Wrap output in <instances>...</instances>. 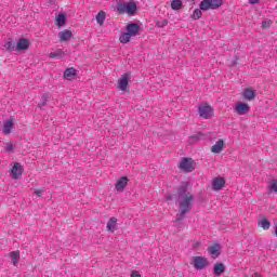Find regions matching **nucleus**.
Segmentation results:
<instances>
[{
  "label": "nucleus",
  "mask_w": 277,
  "mask_h": 277,
  "mask_svg": "<svg viewBox=\"0 0 277 277\" xmlns=\"http://www.w3.org/2000/svg\"><path fill=\"white\" fill-rule=\"evenodd\" d=\"M127 185H129V177L122 176V177H120V179L117 181V183H116V185H115V189H116L117 192H124V188L127 187Z\"/></svg>",
  "instance_id": "10"
},
{
  "label": "nucleus",
  "mask_w": 277,
  "mask_h": 277,
  "mask_svg": "<svg viewBox=\"0 0 277 277\" xmlns=\"http://www.w3.org/2000/svg\"><path fill=\"white\" fill-rule=\"evenodd\" d=\"M167 200H172V196H167Z\"/></svg>",
  "instance_id": "40"
},
{
  "label": "nucleus",
  "mask_w": 277,
  "mask_h": 277,
  "mask_svg": "<svg viewBox=\"0 0 277 277\" xmlns=\"http://www.w3.org/2000/svg\"><path fill=\"white\" fill-rule=\"evenodd\" d=\"M10 258L12 260L14 267H16V265H18V261H21V251L11 252Z\"/></svg>",
  "instance_id": "22"
},
{
  "label": "nucleus",
  "mask_w": 277,
  "mask_h": 277,
  "mask_svg": "<svg viewBox=\"0 0 277 277\" xmlns=\"http://www.w3.org/2000/svg\"><path fill=\"white\" fill-rule=\"evenodd\" d=\"M29 49V40L22 38L17 41V51H27Z\"/></svg>",
  "instance_id": "16"
},
{
  "label": "nucleus",
  "mask_w": 277,
  "mask_h": 277,
  "mask_svg": "<svg viewBox=\"0 0 277 277\" xmlns=\"http://www.w3.org/2000/svg\"><path fill=\"white\" fill-rule=\"evenodd\" d=\"M251 277H261V275H259V273H254Z\"/></svg>",
  "instance_id": "39"
},
{
  "label": "nucleus",
  "mask_w": 277,
  "mask_h": 277,
  "mask_svg": "<svg viewBox=\"0 0 277 277\" xmlns=\"http://www.w3.org/2000/svg\"><path fill=\"white\" fill-rule=\"evenodd\" d=\"M258 226H259V228H263V230H269V228L272 226V222H269V220H267V217H263L262 220H260L258 222Z\"/></svg>",
  "instance_id": "17"
},
{
  "label": "nucleus",
  "mask_w": 277,
  "mask_h": 277,
  "mask_svg": "<svg viewBox=\"0 0 277 277\" xmlns=\"http://www.w3.org/2000/svg\"><path fill=\"white\" fill-rule=\"evenodd\" d=\"M116 224H118V219L116 217H110L108 223H107V226H106V229L109 232V233H114L116 230Z\"/></svg>",
  "instance_id": "19"
},
{
  "label": "nucleus",
  "mask_w": 277,
  "mask_h": 277,
  "mask_svg": "<svg viewBox=\"0 0 277 277\" xmlns=\"http://www.w3.org/2000/svg\"><path fill=\"white\" fill-rule=\"evenodd\" d=\"M202 16V9H196L193 14H192V18L194 21H198V18H201Z\"/></svg>",
  "instance_id": "30"
},
{
  "label": "nucleus",
  "mask_w": 277,
  "mask_h": 277,
  "mask_svg": "<svg viewBox=\"0 0 277 277\" xmlns=\"http://www.w3.org/2000/svg\"><path fill=\"white\" fill-rule=\"evenodd\" d=\"M179 169L183 172H194L196 170V162L192 158H182Z\"/></svg>",
  "instance_id": "4"
},
{
  "label": "nucleus",
  "mask_w": 277,
  "mask_h": 277,
  "mask_svg": "<svg viewBox=\"0 0 277 277\" xmlns=\"http://www.w3.org/2000/svg\"><path fill=\"white\" fill-rule=\"evenodd\" d=\"M58 38L61 42H68L72 38V31L70 29H64L58 32Z\"/></svg>",
  "instance_id": "12"
},
{
  "label": "nucleus",
  "mask_w": 277,
  "mask_h": 277,
  "mask_svg": "<svg viewBox=\"0 0 277 277\" xmlns=\"http://www.w3.org/2000/svg\"><path fill=\"white\" fill-rule=\"evenodd\" d=\"M23 166L18 162H15L11 169L12 179H14L15 181L21 179V176H23Z\"/></svg>",
  "instance_id": "7"
},
{
  "label": "nucleus",
  "mask_w": 277,
  "mask_h": 277,
  "mask_svg": "<svg viewBox=\"0 0 277 277\" xmlns=\"http://www.w3.org/2000/svg\"><path fill=\"white\" fill-rule=\"evenodd\" d=\"M268 27H272V19H265L262 22V29H268Z\"/></svg>",
  "instance_id": "33"
},
{
  "label": "nucleus",
  "mask_w": 277,
  "mask_h": 277,
  "mask_svg": "<svg viewBox=\"0 0 277 277\" xmlns=\"http://www.w3.org/2000/svg\"><path fill=\"white\" fill-rule=\"evenodd\" d=\"M131 79V74H123L118 79L117 88L121 92H127L129 90V80Z\"/></svg>",
  "instance_id": "5"
},
{
  "label": "nucleus",
  "mask_w": 277,
  "mask_h": 277,
  "mask_svg": "<svg viewBox=\"0 0 277 277\" xmlns=\"http://www.w3.org/2000/svg\"><path fill=\"white\" fill-rule=\"evenodd\" d=\"M62 56H64V50H62V49H58L56 52H51L50 53L51 60H57Z\"/></svg>",
  "instance_id": "27"
},
{
  "label": "nucleus",
  "mask_w": 277,
  "mask_h": 277,
  "mask_svg": "<svg viewBox=\"0 0 277 277\" xmlns=\"http://www.w3.org/2000/svg\"><path fill=\"white\" fill-rule=\"evenodd\" d=\"M220 250H221V247L219 243H214L209 247V252L213 256V259H216V256H220Z\"/></svg>",
  "instance_id": "18"
},
{
  "label": "nucleus",
  "mask_w": 277,
  "mask_h": 277,
  "mask_svg": "<svg viewBox=\"0 0 277 277\" xmlns=\"http://www.w3.org/2000/svg\"><path fill=\"white\" fill-rule=\"evenodd\" d=\"M131 38H133L129 32H123L120 37L119 40L122 44H127V42H131Z\"/></svg>",
  "instance_id": "25"
},
{
  "label": "nucleus",
  "mask_w": 277,
  "mask_h": 277,
  "mask_svg": "<svg viewBox=\"0 0 277 277\" xmlns=\"http://www.w3.org/2000/svg\"><path fill=\"white\" fill-rule=\"evenodd\" d=\"M15 47H16V43H15V42H12V41H6V42L4 43V49H5L6 51H13V49H15Z\"/></svg>",
  "instance_id": "31"
},
{
  "label": "nucleus",
  "mask_w": 277,
  "mask_h": 277,
  "mask_svg": "<svg viewBox=\"0 0 277 277\" xmlns=\"http://www.w3.org/2000/svg\"><path fill=\"white\" fill-rule=\"evenodd\" d=\"M131 277H142V275L140 274V272L133 271V272L131 273Z\"/></svg>",
  "instance_id": "37"
},
{
  "label": "nucleus",
  "mask_w": 277,
  "mask_h": 277,
  "mask_svg": "<svg viewBox=\"0 0 277 277\" xmlns=\"http://www.w3.org/2000/svg\"><path fill=\"white\" fill-rule=\"evenodd\" d=\"M42 194H44V190H42L41 188L35 189V195L37 198H40V196H42Z\"/></svg>",
  "instance_id": "34"
},
{
  "label": "nucleus",
  "mask_w": 277,
  "mask_h": 277,
  "mask_svg": "<svg viewBox=\"0 0 277 277\" xmlns=\"http://www.w3.org/2000/svg\"><path fill=\"white\" fill-rule=\"evenodd\" d=\"M47 101H49V94H43L41 98V105H47Z\"/></svg>",
  "instance_id": "35"
},
{
  "label": "nucleus",
  "mask_w": 277,
  "mask_h": 277,
  "mask_svg": "<svg viewBox=\"0 0 277 277\" xmlns=\"http://www.w3.org/2000/svg\"><path fill=\"white\" fill-rule=\"evenodd\" d=\"M268 189H269L271 193L277 194V179L276 180H272L269 182Z\"/></svg>",
  "instance_id": "29"
},
{
  "label": "nucleus",
  "mask_w": 277,
  "mask_h": 277,
  "mask_svg": "<svg viewBox=\"0 0 277 277\" xmlns=\"http://www.w3.org/2000/svg\"><path fill=\"white\" fill-rule=\"evenodd\" d=\"M14 150V145L12 143L6 144V153H12Z\"/></svg>",
  "instance_id": "36"
},
{
  "label": "nucleus",
  "mask_w": 277,
  "mask_h": 277,
  "mask_svg": "<svg viewBox=\"0 0 277 277\" xmlns=\"http://www.w3.org/2000/svg\"><path fill=\"white\" fill-rule=\"evenodd\" d=\"M126 31L130 36L135 37L140 32V25L136 23L128 24Z\"/></svg>",
  "instance_id": "13"
},
{
  "label": "nucleus",
  "mask_w": 277,
  "mask_h": 277,
  "mask_svg": "<svg viewBox=\"0 0 277 277\" xmlns=\"http://www.w3.org/2000/svg\"><path fill=\"white\" fill-rule=\"evenodd\" d=\"M55 25L58 27H64L66 25V15L64 13H60L56 17Z\"/></svg>",
  "instance_id": "23"
},
{
  "label": "nucleus",
  "mask_w": 277,
  "mask_h": 277,
  "mask_svg": "<svg viewBox=\"0 0 277 277\" xmlns=\"http://www.w3.org/2000/svg\"><path fill=\"white\" fill-rule=\"evenodd\" d=\"M171 8L173 10H181V8H183V1H181V0H173L171 2Z\"/></svg>",
  "instance_id": "28"
},
{
  "label": "nucleus",
  "mask_w": 277,
  "mask_h": 277,
  "mask_svg": "<svg viewBox=\"0 0 277 277\" xmlns=\"http://www.w3.org/2000/svg\"><path fill=\"white\" fill-rule=\"evenodd\" d=\"M194 203V195L192 193H187V188L185 186L180 187L179 189V207L180 213L177 217V222L184 220L185 215L192 211V205Z\"/></svg>",
  "instance_id": "1"
},
{
  "label": "nucleus",
  "mask_w": 277,
  "mask_h": 277,
  "mask_svg": "<svg viewBox=\"0 0 277 277\" xmlns=\"http://www.w3.org/2000/svg\"><path fill=\"white\" fill-rule=\"evenodd\" d=\"M224 0H202L200 2V10L207 12L208 10H217V8L222 6Z\"/></svg>",
  "instance_id": "3"
},
{
  "label": "nucleus",
  "mask_w": 277,
  "mask_h": 277,
  "mask_svg": "<svg viewBox=\"0 0 277 277\" xmlns=\"http://www.w3.org/2000/svg\"><path fill=\"white\" fill-rule=\"evenodd\" d=\"M224 148V140L220 138L215 142V144L211 147V153H214V155H217L219 153H222V149Z\"/></svg>",
  "instance_id": "15"
},
{
  "label": "nucleus",
  "mask_w": 277,
  "mask_h": 277,
  "mask_svg": "<svg viewBox=\"0 0 277 277\" xmlns=\"http://www.w3.org/2000/svg\"><path fill=\"white\" fill-rule=\"evenodd\" d=\"M224 185H226V181L224 180V177H215L212 181V189L214 192H220V189H222V187H224Z\"/></svg>",
  "instance_id": "11"
},
{
  "label": "nucleus",
  "mask_w": 277,
  "mask_h": 277,
  "mask_svg": "<svg viewBox=\"0 0 277 277\" xmlns=\"http://www.w3.org/2000/svg\"><path fill=\"white\" fill-rule=\"evenodd\" d=\"M117 11L119 14H127L128 16H133L137 12V4L135 2H124L117 5Z\"/></svg>",
  "instance_id": "2"
},
{
  "label": "nucleus",
  "mask_w": 277,
  "mask_h": 277,
  "mask_svg": "<svg viewBox=\"0 0 277 277\" xmlns=\"http://www.w3.org/2000/svg\"><path fill=\"white\" fill-rule=\"evenodd\" d=\"M105 18H106L105 11H100L96 15V21H97L98 25H103L105 23Z\"/></svg>",
  "instance_id": "26"
},
{
  "label": "nucleus",
  "mask_w": 277,
  "mask_h": 277,
  "mask_svg": "<svg viewBox=\"0 0 277 277\" xmlns=\"http://www.w3.org/2000/svg\"><path fill=\"white\" fill-rule=\"evenodd\" d=\"M249 3H251V5H254V3H259V0H249Z\"/></svg>",
  "instance_id": "38"
},
{
  "label": "nucleus",
  "mask_w": 277,
  "mask_h": 277,
  "mask_svg": "<svg viewBox=\"0 0 277 277\" xmlns=\"http://www.w3.org/2000/svg\"><path fill=\"white\" fill-rule=\"evenodd\" d=\"M193 265L195 269H202L208 265L207 259L202 256L193 258Z\"/></svg>",
  "instance_id": "9"
},
{
  "label": "nucleus",
  "mask_w": 277,
  "mask_h": 277,
  "mask_svg": "<svg viewBox=\"0 0 277 277\" xmlns=\"http://www.w3.org/2000/svg\"><path fill=\"white\" fill-rule=\"evenodd\" d=\"M168 25V19H158L156 22V26H158L159 28H163Z\"/></svg>",
  "instance_id": "32"
},
{
  "label": "nucleus",
  "mask_w": 277,
  "mask_h": 277,
  "mask_svg": "<svg viewBox=\"0 0 277 277\" xmlns=\"http://www.w3.org/2000/svg\"><path fill=\"white\" fill-rule=\"evenodd\" d=\"M235 111L238 116H246V114L250 113V105L239 102L236 104Z\"/></svg>",
  "instance_id": "8"
},
{
  "label": "nucleus",
  "mask_w": 277,
  "mask_h": 277,
  "mask_svg": "<svg viewBox=\"0 0 277 277\" xmlns=\"http://www.w3.org/2000/svg\"><path fill=\"white\" fill-rule=\"evenodd\" d=\"M12 129H14V121L12 119H9L3 127V133H5V135H10V133H12Z\"/></svg>",
  "instance_id": "21"
},
{
  "label": "nucleus",
  "mask_w": 277,
  "mask_h": 277,
  "mask_svg": "<svg viewBox=\"0 0 277 277\" xmlns=\"http://www.w3.org/2000/svg\"><path fill=\"white\" fill-rule=\"evenodd\" d=\"M226 269V266H224L222 263H217L214 265V274L215 276H222L224 274V271Z\"/></svg>",
  "instance_id": "24"
},
{
  "label": "nucleus",
  "mask_w": 277,
  "mask_h": 277,
  "mask_svg": "<svg viewBox=\"0 0 277 277\" xmlns=\"http://www.w3.org/2000/svg\"><path fill=\"white\" fill-rule=\"evenodd\" d=\"M77 76V70L75 68H67L64 72V78L67 79L68 81H71L74 77Z\"/></svg>",
  "instance_id": "20"
},
{
  "label": "nucleus",
  "mask_w": 277,
  "mask_h": 277,
  "mask_svg": "<svg viewBox=\"0 0 277 277\" xmlns=\"http://www.w3.org/2000/svg\"><path fill=\"white\" fill-rule=\"evenodd\" d=\"M242 96L245 101H254L256 93L252 90V88H248L245 89Z\"/></svg>",
  "instance_id": "14"
},
{
  "label": "nucleus",
  "mask_w": 277,
  "mask_h": 277,
  "mask_svg": "<svg viewBox=\"0 0 277 277\" xmlns=\"http://www.w3.org/2000/svg\"><path fill=\"white\" fill-rule=\"evenodd\" d=\"M199 116L209 120L213 116V108L209 104H202L199 106Z\"/></svg>",
  "instance_id": "6"
}]
</instances>
